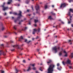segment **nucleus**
Instances as JSON below:
<instances>
[{
    "label": "nucleus",
    "mask_w": 73,
    "mask_h": 73,
    "mask_svg": "<svg viewBox=\"0 0 73 73\" xmlns=\"http://www.w3.org/2000/svg\"><path fill=\"white\" fill-rule=\"evenodd\" d=\"M51 62H52V60H49V61L47 62V63L48 64H49V63H51Z\"/></svg>",
    "instance_id": "nucleus-24"
},
{
    "label": "nucleus",
    "mask_w": 73,
    "mask_h": 73,
    "mask_svg": "<svg viewBox=\"0 0 73 73\" xmlns=\"http://www.w3.org/2000/svg\"><path fill=\"white\" fill-rule=\"evenodd\" d=\"M2 53L3 56H5L6 54L3 50H0V56L2 54Z\"/></svg>",
    "instance_id": "nucleus-8"
},
{
    "label": "nucleus",
    "mask_w": 73,
    "mask_h": 73,
    "mask_svg": "<svg viewBox=\"0 0 73 73\" xmlns=\"http://www.w3.org/2000/svg\"><path fill=\"white\" fill-rule=\"evenodd\" d=\"M37 50L38 52H39V50H40V49H37Z\"/></svg>",
    "instance_id": "nucleus-54"
},
{
    "label": "nucleus",
    "mask_w": 73,
    "mask_h": 73,
    "mask_svg": "<svg viewBox=\"0 0 73 73\" xmlns=\"http://www.w3.org/2000/svg\"><path fill=\"white\" fill-rule=\"evenodd\" d=\"M57 66H60V64L59 63H58L57 64Z\"/></svg>",
    "instance_id": "nucleus-46"
},
{
    "label": "nucleus",
    "mask_w": 73,
    "mask_h": 73,
    "mask_svg": "<svg viewBox=\"0 0 73 73\" xmlns=\"http://www.w3.org/2000/svg\"><path fill=\"white\" fill-rule=\"evenodd\" d=\"M17 25H15L14 26V27L13 28L14 29H15V30H16V29H17Z\"/></svg>",
    "instance_id": "nucleus-17"
},
{
    "label": "nucleus",
    "mask_w": 73,
    "mask_h": 73,
    "mask_svg": "<svg viewBox=\"0 0 73 73\" xmlns=\"http://www.w3.org/2000/svg\"><path fill=\"white\" fill-rule=\"evenodd\" d=\"M23 39V36H21L20 38H19V41H22Z\"/></svg>",
    "instance_id": "nucleus-11"
},
{
    "label": "nucleus",
    "mask_w": 73,
    "mask_h": 73,
    "mask_svg": "<svg viewBox=\"0 0 73 73\" xmlns=\"http://www.w3.org/2000/svg\"><path fill=\"white\" fill-rule=\"evenodd\" d=\"M16 22H17V20H15L14 21V23H16Z\"/></svg>",
    "instance_id": "nucleus-48"
},
{
    "label": "nucleus",
    "mask_w": 73,
    "mask_h": 73,
    "mask_svg": "<svg viewBox=\"0 0 73 73\" xmlns=\"http://www.w3.org/2000/svg\"><path fill=\"white\" fill-rule=\"evenodd\" d=\"M62 63L63 65H65V63L64 62V61L62 62Z\"/></svg>",
    "instance_id": "nucleus-40"
},
{
    "label": "nucleus",
    "mask_w": 73,
    "mask_h": 73,
    "mask_svg": "<svg viewBox=\"0 0 73 73\" xmlns=\"http://www.w3.org/2000/svg\"><path fill=\"white\" fill-rule=\"evenodd\" d=\"M64 53H65V54H66V51H64Z\"/></svg>",
    "instance_id": "nucleus-49"
},
{
    "label": "nucleus",
    "mask_w": 73,
    "mask_h": 73,
    "mask_svg": "<svg viewBox=\"0 0 73 73\" xmlns=\"http://www.w3.org/2000/svg\"><path fill=\"white\" fill-rule=\"evenodd\" d=\"M5 2L3 3V5H2V7H3V11H5V10H7V9H8V7H4V5H5Z\"/></svg>",
    "instance_id": "nucleus-5"
},
{
    "label": "nucleus",
    "mask_w": 73,
    "mask_h": 73,
    "mask_svg": "<svg viewBox=\"0 0 73 73\" xmlns=\"http://www.w3.org/2000/svg\"><path fill=\"white\" fill-rule=\"evenodd\" d=\"M21 14H22V12H21V11H19V13L18 14V15L19 16V17L17 18V20H19V19L21 18V17H22Z\"/></svg>",
    "instance_id": "nucleus-4"
},
{
    "label": "nucleus",
    "mask_w": 73,
    "mask_h": 73,
    "mask_svg": "<svg viewBox=\"0 0 73 73\" xmlns=\"http://www.w3.org/2000/svg\"><path fill=\"white\" fill-rule=\"evenodd\" d=\"M54 64H50L48 69L47 73H53V68H54Z\"/></svg>",
    "instance_id": "nucleus-1"
},
{
    "label": "nucleus",
    "mask_w": 73,
    "mask_h": 73,
    "mask_svg": "<svg viewBox=\"0 0 73 73\" xmlns=\"http://www.w3.org/2000/svg\"><path fill=\"white\" fill-rule=\"evenodd\" d=\"M35 38L36 39H37L38 38H39V37H38V36H37Z\"/></svg>",
    "instance_id": "nucleus-41"
},
{
    "label": "nucleus",
    "mask_w": 73,
    "mask_h": 73,
    "mask_svg": "<svg viewBox=\"0 0 73 73\" xmlns=\"http://www.w3.org/2000/svg\"><path fill=\"white\" fill-rule=\"evenodd\" d=\"M13 15H17V13L14 12L13 13Z\"/></svg>",
    "instance_id": "nucleus-30"
},
{
    "label": "nucleus",
    "mask_w": 73,
    "mask_h": 73,
    "mask_svg": "<svg viewBox=\"0 0 73 73\" xmlns=\"http://www.w3.org/2000/svg\"><path fill=\"white\" fill-rule=\"evenodd\" d=\"M1 46H2V47H4V44H2L1 45Z\"/></svg>",
    "instance_id": "nucleus-47"
},
{
    "label": "nucleus",
    "mask_w": 73,
    "mask_h": 73,
    "mask_svg": "<svg viewBox=\"0 0 73 73\" xmlns=\"http://www.w3.org/2000/svg\"><path fill=\"white\" fill-rule=\"evenodd\" d=\"M72 16H70V18H72Z\"/></svg>",
    "instance_id": "nucleus-64"
},
{
    "label": "nucleus",
    "mask_w": 73,
    "mask_h": 73,
    "mask_svg": "<svg viewBox=\"0 0 73 73\" xmlns=\"http://www.w3.org/2000/svg\"><path fill=\"white\" fill-rule=\"evenodd\" d=\"M40 31V29H33V35H35L36 32H39Z\"/></svg>",
    "instance_id": "nucleus-3"
},
{
    "label": "nucleus",
    "mask_w": 73,
    "mask_h": 73,
    "mask_svg": "<svg viewBox=\"0 0 73 73\" xmlns=\"http://www.w3.org/2000/svg\"><path fill=\"white\" fill-rule=\"evenodd\" d=\"M4 37H5V38H7V37H8V36H4Z\"/></svg>",
    "instance_id": "nucleus-43"
},
{
    "label": "nucleus",
    "mask_w": 73,
    "mask_h": 73,
    "mask_svg": "<svg viewBox=\"0 0 73 73\" xmlns=\"http://www.w3.org/2000/svg\"><path fill=\"white\" fill-rule=\"evenodd\" d=\"M68 15H69V16H70V11H69L68 12Z\"/></svg>",
    "instance_id": "nucleus-25"
},
{
    "label": "nucleus",
    "mask_w": 73,
    "mask_h": 73,
    "mask_svg": "<svg viewBox=\"0 0 73 73\" xmlns=\"http://www.w3.org/2000/svg\"><path fill=\"white\" fill-rule=\"evenodd\" d=\"M69 11H70V12H72L73 13V9H70V10Z\"/></svg>",
    "instance_id": "nucleus-26"
},
{
    "label": "nucleus",
    "mask_w": 73,
    "mask_h": 73,
    "mask_svg": "<svg viewBox=\"0 0 73 73\" xmlns=\"http://www.w3.org/2000/svg\"><path fill=\"white\" fill-rule=\"evenodd\" d=\"M69 68H70V69H72V66H69Z\"/></svg>",
    "instance_id": "nucleus-53"
},
{
    "label": "nucleus",
    "mask_w": 73,
    "mask_h": 73,
    "mask_svg": "<svg viewBox=\"0 0 73 73\" xmlns=\"http://www.w3.org/2000/svg\"><path fill=\"white\" fill-rule=\"evenodd\" d=\"M68 1L69 3H71L72 1H73V0H69Z\"/></svg>",
    "instance_id": "nucleus-35"
},
{
    "label": "nucleus",
    "mask_w": 73,
    "mask_h": 73,
    "mask_svg": "<svg viewBox=\"0 0 73 73\" xmlns=\"http://www.w3.org/2000/svg\"><path fill=\"white\" fill-rule=\"evenodd\" d=\"M71 26H72V27H73V24H72L71 25Z\"/></svg>",
    "instance_id": "nucleus-60"
},
{
    "label": "nucleus",
    "mask_w": 73,
    "mask_h": 73,
    "mask_svg": "<svg viewBox=\"0 0 73 73\" xmlns=\"http://www.w3.org/2000/svg\"><path fill=\"white\" fill-rule=\"evenodd\" d=\"M66 64H69L70 65H72L71 64V61L69 59H68L66 62Z\"/></svg>",
    "instance_id": "nucleus-7"
},
{
    "label": "nucleus",
    "mask_w": 73,
    "mask_h": 73,
    "mask_svg": "<svg viewBox=\"0 0 73 73\" xmlns=\"http://www.w3.org/2000/svg\"><path fill=\"white\" fill-rule=\"evenodd\" d=\"M35 8L36 9V11H37L38 10V9H39V6H38V5H37L35 7Z\"/></svg>",
    "instance_id": "nucleus-12"
},
{
    "label": "nucleus",
    "mask_w": 73,
    "mask_h": 73,
    "mask_svg": "<svg viewBox=\"0 0 73 73\" xmlns=\"http://www.w3.org/2000/svg\"><path fill=\"white\" fill-rule=\"evenodd\" d=\"M31 10L30 9H28L27 10V11L28 12H29V11H30Z\"/></svg>",
    "instance_id": "nucleus-44"
},
{
    "label": "nucleus",
    "mask_w": 73,
    "mask_h": 73,
    "mask_svg": "<svg viewBox=\"0 0 73 73\" xmlns=\"http://www.w3.org/2000/svg\"><path fill=\"white\" fill-rule=\"evenodd\" d=\"M32 69H33V70H36V68L35 67H33L32 68Z\"/></svg>",
    "instance_id": "nucleus-27"
},
{
    "label": "nucleus",
    "mask_w": 73,
    "mask_h": 73,
    "mask_svg": "<svg viewBox=\"0 0 73 73\" xmlns=\"http://www.w3.org/2000/svg\"><path fill=\"white\" fill-rule=\"evenodd\" d=\"M70 21H69V19H68V24H70V23H71V20H72V18H70Z\"/></svg>",
    "instance_id": "nucleus-16"
},
{
    "label": "nucleus",
    "mask_w": 73,
    "mask_h": 73,
    "mask_svg": "<svg viewBox=\"0 0 73 73\" xmlns=\"http://www.w3.org/2000/svg\"><path fill=\"white\" fill-rule=\"evenodd\" d=\"M23 70L24 71V72H27V70H25L24 69H23Z\"/></svg>",
    "instance_id": "nucleus-51"
},
{
    "label": "nucleus",
    "mask_w": 73,
    "mask_h": 73,
    "mask_svg": "<svg viewBox=\"0 0 73 73\" xmlns=\"http://www.w3.org/2000/svg\"><path fill=\"white\" fill-rule=\"evenodd\" d=\"M57 69L59 70H61V69L60 68H58V67L57 68Z\"/></svg>",
    "instance_id": "nucleus-42"
},
{
    "label": "nucleus",
    "mask_w": 73,
    "mask_h": 73,
    "mask_svg": "<svg viewBox=\"0 0 73 73\" xmlns=\"http://www.w3.org/2000/svg\"><path fill=\"white\" fill-rule=\"evenodd\" d=\"M33 19V17L31 19V20H32V19Z\"/></svg>",
    "instance_id": "nucleus-61"
},
{
    "label": "nucleus",
    "mask_w": 73,
    "mask_h": 73,
    "mask_svg": "<svg viewBox=\"0 0 73 73\" xmlns=\"http://www.w3.org/2000/svg\"><path fill=\"white\" fill-rule=\"evenodd\" d=\"M54 37L55 38H57V36H54Z\"/></svg>",
    "instance_id": "nucleus-52"
},
{
    "label": "nucleus",
    "mask_w": 73,
    "mask_h": 73,
    "mask_svg": "<svg viewBox=\"0 0 73 73\" xmlns=\"http://www.w3.org/2000/svg\"><path fill=\"white\" fill-rule=\"evenodd\" d=\"M66 5L65 3H62L61 4L60 8H62V7H65L66 6Z\"/></svg>",
    "instance_id": "nucleus-9"
},
{
    "label": "nucleus",
    "mask_w": 73,
    "mask_h": 73,
    "mask_svg": "<svg viewBox=\"0 0 73 73\" xmlns=\"http://www.w3.org/2000/svg\"><path fill=\"white\" fill-rule=\"evenodd\" d=\"M48 19H50V20H52V19H53V18L52 17V16H49L48 17Z\"/></svg>",
    "instance_id": "nucleus-18"
},
{
    "label": "nucleus",
    "mask_w": 73,
    "mask_h": 73,
    "mask_svg": "<svg viewBox=\"0 0 73 73\" xmlns=\"http://www.w3.org/2000/svg\"><path fill=\"white\" fill-rule=\"evenodd\" d=\"M64 56H65V57H67V56H68V55L67 54V53L65 55H64Z\"/></svg>",
    "instance_id": "nucleus-36"
},
{
    "label": "nucleus",
    "mask_w": 73,
    "mask_h": 73,
    "mask_svg": "<svg viewBox=\"0 0 73 73\" xmlns=\"http://www.w3.org/2000/svg\"><path fill=\"white\" fill-rule=\"evenodd\" d=\"M31 70V66H29L28 68V69L27 70V72H29V71H30Z\"/></svg>",
    "instance_id": "nucleus-14"
},
{
    "label": "nucleus",
    "mask_w": 73,
    "mask_h": 73,
    "mask_svg": "<svg viewBox=\"0 0 73 73\" xmlns=\"http://www.w3.org/2000/svg\"><path fill=\"white\" fill-rule=\"evenodd\" d=\"M8 33L9 34H11V33L10 32H7V33Z\"/></svg>",
    "instance_id": "nucleus-45"
},
{
    "label": "nucleus",
    "mask_w": 73,
    "mask_h": 73,
    "mask_svg": "<svg viewBox=\"0 0 73 73\" xmlns=\"http://www.w3.org/2000/svg\"><path fill=\"white\" fill-rule=\"evenodd\" d=\"M14 48H17L18 49H19L20 50H22V48L20 47L19 45H17L13 46Z\"/></svg>",
    "instance_id": "nucleus-6"
},
{
    "label": "nucleus",
    "mask_w": 73,
    "mask_h": 73,
    "mask_svg": "<svg viewBox=\"0 0 73 73\" xmlns=\"http://www.w3.org/2000/svg\"><path fill=\"white\" fill-rule=\"evenodd\" d=\"M32 40H35V38H32Z\"/></svg>",
    "instance_id": "nucleus-59"
},
{
    "label": "nucleus",
    "mask_w": 73,
    "mask_h": 73,
    "mask_svg": "<svg viewBox=\"0 0 73 73\" xmlns=\"http://www.w3.org/2000/svg\"><path fill=\"white\" fill-rule=\"evenodd\" d=\"M41 69H42V68H41V67H40V68H39V70H40L41 71H42V70H41Z\"/></svg>",
    "instance_id": "nucleus-38"
},
{
    "label": "nucleus",
    "mask_w": 73,
    "mask_h": 73,
    "mask_svg": "<svg viewBox=\"0 0 73 73\" xmlns=\"http://www.w3.org/2000/svg\"><path fill=\"white\" fill-rule=\"evenodd\" d=\"M29 3V1H28V0H27V1H26V3H27V4H28Z\"/></svg>",
    "instance_id": "nucleus-31"
},
{
    "label": "nucleus",
    "mask_w": 73,
    "mask_h": 73,
    "mask_svg": "<svg viewBox=\"0 0 73 73\" xmlns=\"http://www.w3.org/2000/svg\"><path fill=\"white\" fill-rule=\"evenodd\" d=\"M24 21L23 20H21L19 22V25H20L21 24V22H23Z\"/></svg>",
    "instance_id": "nucleus-23"
},
{
    "label": "nucleus",
    "mask_w": 73,
    "mask_h": 73,
    "mask_svg": "<svg viewBox=\"0 0 73 73\" xmlns=\"http://www.w3.org/2000/svg\"><path fill=\"white\" fill-rule=\"evenodd\" d=\"M5 29V28L4 27H2V31H4V29Z\"/></svg>",
    "instance_id": "nucleus-28"
},
{
    "label": "nucleus",
    "mask_w": 73,
    "mask_h": 73,
    "mask_svg": "<svg viewBox=\"0 0 73 73\" xmlns=\"http://www.w3.org/2000/svg\"><path fill=\"white\" fill-rule=\"evenodd\" d=\"M51 15H53L54 16L56 15V14L53 13V12H51Z\"/></svg>",
    "instance_id": "nucleus-21"
},
{
    "label": "nucleus",
    "mask_w": 73,
    "mask_h": 73,
    "mask_svg": "<svg viewBox=\"0 0 73 73\" xmlns=\"http://www.w3.org/2000/svg\"><path fill=\"white\" fill-rule=\"evenodd\" d=\"M3 15L4 16H6L7 15V13H3Z\"/></svg>",
    "instance_id": "nucleus-33"
},
{
    "label": "nucleus",
    "mask_w": 73,
    "mask_h": 73,
    "mask_svg": "<svg viewBox=\"0 0 73 73\" xmlns=\"http://www.w3.org/2000/svg\"><path fill=\"white\" fill-rule=\"evenodd\" d=\"M59 56H61L62 55V51L60 52L59 53Z\"/></svg>",
    "instance_id": "nucleus-19"
},
{
    "label": "nucleus",
    "mask_w": 73,
    "mask_h": 73,
    "mask_svg": "<svg viewBox=\"0 0 73 73\" xmlns=\"http://www.w3.org/2000/svg\"><path fill=\"white\" fill-rule=\"evenodd\" d=\"M30 65H31V66H33V67H34L35 65V64H30Z\"/></svg>",
    "instance_id": "nucleus-20"
},
{
    "label": "nucleus",
    "mask_w": 73,
    "mask_h": 73,
    "mask_svg": "<svg viewBox=\"0 0 73 73\" xmlns=\"http://www.w3.org/2000/svg\"><path fill=\"white\" fill-rule=\"evenodd\" d=\"M28 38H31V37H30V36H28Z\"/></svg>",
    "instance_id": "nucleus-62"
},
{
    "label": "nucleus",
    "mask_w": 73,
    "mask_h": 73,
    "mask_svg": "<svg viewBox=\"0 0 73 73\" xmlns=\"http://www.w3.org/2000/svg\"><path fill=\"white\" fill-rule=\"evenodd\" d=\"M71 58H73V53H72L71 54Z\"/></svg>",
    "instance_id": "nucleus-32"
},
{
    "label": "nucleus",
    "mask_w": 73,
    "mask_h": 73,
    "mask_svg": "<svg viewBox=\"0 0 73 73\" xmlns=\"http://www.w3.org/2000/svg\"><path fill=\"white\" fill-rule=\"evenodd\" d=\"M38 20H36V19H35V23H36L37 22H38Z\"/></svg>",
    "instance_id": "nucleus-22"
},
{
    "label": "nucleus",
    "mask_w": 73,
    "mask_h": 73,
    "mask_svg": "<svg viewBox=\"0 0 73 73\" xmlns=\"http://www.w3.org/2000/svg\"><path fill=\"white\" fill-rule=\"evenodd\" d=\"M14 33L15 34V35H17V33L15 32H14Z\"/></svg>",
    "instance_id": "nucleus-57"
},
{
    "label": "nucleus",
    "mask_w": 73,
    "mask_h": 73,
    "mask_svg": "<svg viewBox=\"0 0 73 73\" xmlns=\"http://www.w3.org/2000/svg\"><path fill=\"white\" fill-rule=\"evenodd\" d=\"M11 50V51H12V52L13 51H14V50H15V49H13Z\"/></svg>",
    "instance_id": "nucleus-50"
},
{
    "label": "nucleus",
    "mask_w": 73,
    "mask_h": 73,
    "mask_svg": "<svg viewBox=\"0 0 73 73\" xmlns=\"http://www.w3.org/2000/svg\"><path fill=\"white\" fill-rule=\"evenodd\" d=\"M52 50L54 51L55 53H56L58 52V50H60V47H54L52 48Z\"/></svg>",
    "instance_id": "nucleus-2"
},
{
    "label": "nucleus",
    "mask_w": 73,
    "mask_h": 73,
    "mask_svg": "<svg viewBox=\"0 0 73 73\" xmlns=\"http://www.w3.org/2000/svg\"><path fill=\"white\" fill-rule=\"evenodd\" d=\"M10 43H13V41L12 40H11L10 42Z\"/></svg>",
    "instance_id": "nucleus-37"
},
{
    "label": "nucleus",
    "mask_w": 73,
    "mask_h": 73,
    "mask_svg": "<svg viewBox=\"0 0 73 73\" xmlns=\"http://www.w3.org/2000/svg\"><path fill=\"white\" fill-rule=\"evenodd\" d=\"M34 25L35 27H36L37 26V25L36 24H35Z\"/></svg>",
    "instance_id": "nucleus-58"
},
{
    "label": "nucleus",
    "mask_w": 73,
    "mask_h": 73,
    "mask_svg": "<svg viewBox=\"0 0 73 73\" xmlns=\"http://www.w3.org/2000/svg\"><path fill=\"white\" fill-rule=\"evenodd\" d=\"M22 54H23L21 53V54H20V55H21H21H22Z\"/></svg>",
    "instance_id": "nucleus-63"
},
{
    "label": "nucleus",
    "mask_w": 73,
    "mask_h": 73,
    "mask_svg": "<svg viewBox=\"0 0 73 73\" xmlns=\"http://www.w3.org/2000/svg\"><path fill=\"white\" fill-rule=\"evenodd\" d=\"M47 7H48V6H47V5H45V9H46V8H47Z\"/></svg>",
    "instance_id": "nucleus-29"
},
{
    "label": "nucleus",
    "mask_w": 73,
    "mask_h": 73,
    "mask_svg": "<svg viewBox=\"0 0 73 73\" xmlns=\"http://www.w3.org/2000/svg\"><path fill=\"white\" fill-rule=\"evenodd\" d=\"M31 8H32V9L33 10V11H34V10H33V7L32 6Z\"/></svg>",
    "instance_id": "nucleus-56"
},
{
    "label": "nucleus",
    "mask_w": 73,
    "mask_h": 73,
    "mask_svg": "<svg viewBox=\"0 0 73 73\" xmlns=\"http://www.w3.org/2000/svg\"><path fill=\"white\" fill-rule=\"evenodd\" d=\"M16 71V73H17L18 72H19V71L17 70V69H15Z\"/></svg>",
    "instance_id": "nucleus-34"
},
{
    "label": "nucleus",
    "mask_w": 73,
    "mask_h": 73,
    "mask_svg": "<svg viewBox=\"0 0 73 73\" xmlns=\"http://www.w3.org/2000/svg\"><path fill=\"white\" fill-rule=\"evenodd\" d=\"M23 63H25L26 62L25 61V60H24L23 61Z\"/></svg>",
    "instance_id": "nucleus-39"
},
{
    "label": "nucleus",
    "mask_w": 73,
    "mask_h": 73,
    "mask_svg": "<svg viewBox=\"0 0 73 73\" xmlns=\"http://www.w3.org/2000/svg\"><path fill=\"white\" fill-rule=\"evenodd\" d=\"M72 41L71 40H68V43H69L70 42V45H72Z\"/></svg>",
    "instance_id": "nucleus-13"
},
{
    "label": "nucleus",
    "mask_w": 73,
    "mask_h": 73,
    "mask_svg": "<svg viewBox=\"0 0 73 73\" xmlns=\"http://www.w3.org/2000/svg\"><path fill=\"white\" fill-rule=\"evenodd\" d=\"M31 40H29V41H28L27 40V39H25V42H26V43H27V44H29L30 42H31Z\"/></svg>",
    "instance_id": "nucleus-10"
},
{
    "label": "nucleus",
    "mask_w": 73,
    "mask_h": 73,
    "mask_svg": "<svg viewBox=\"0 0 73 73\" xmlns=\"http://www.w3.org/2000/svg\"><path fill=\"white\" fill-rule=\"evenodd\" d=\"M27 29V28L26 27L25 28V30H26V29Z\"/></svg>",
    "instance_id": "nucleus-55"
},
{
    "label": "nucleus",
    "mask_w": 73,
    "mask_h": 73,
    "mask_svg": "<svg viewBox=\"0 0 73 73\" xmlns=\"http://www.w3.org/2000/svg\"><path fill=\"white\" fill-rule=\"evenodd\" d=\"M9 1L8 2H7V4H10L11 3V2L12 1V0H8Z\"/></svg>",
    "instance_id": "nucleus-15"
}]
</instances>
